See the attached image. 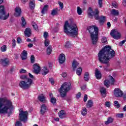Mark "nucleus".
I'll list each match as a JSON object with an SVG mask.
<instances>
[{
  "mask_svg": "<svg viewBox=\"0 0 126 126\" xmlns=\"http://www.w3.org/2000/svg\"><path fill=\"white\" fill-rule=\"evenodd\" d=\"M116 53L110 46L106 45L101 50H100L98 54V61L101 63H104L107 66H110V61L111 59L114 58Z\"/></svg>",
  "mask_w": 126,
  "mask_h": 126,
  "instance_id": "nucleus-1",
  "label": "nucleus"
},
{
  "mask_svg": "<svg viewBox=\"0 0 126 126\" xmlns=\"http://www.w3.org/2000/svg\"><path fill=\"white\" fill-rule=\"evenodd\" d=\"M13 109L12 102L6 98H0V114H7Z\"/></svg>",
  "mask_w": 126,
  "mask_h": 126,
  "instance_id": "nucleus-2",
  "label": "nucleus"
},
{
  "mask_svg": "<svg viewBox=\"0 0 126 126\" xmlns=\"http://www.w3.org/2000/svg\"><path fill=\"white\" fill-rule=\"evenodd\" d=\"M77 26L75 24H69L68 21H66L64 25V32L68 36L75 37L77 35Z\"/></svg>",
  "mask_w": 126,
  "mask_h": 126,
  "instance_id": "nucleus-3",
  "label": "nucleus"
},
{
  "mask_svg": "<svg viewBox=\"0 0 126 126\" xmlns=\"http://www.w3.org/2000/svg\"><path fill=\"white\" fill-rule=\"evenodd\" d=\"M88 30L91 34V38L93 45H96L98 41V33L99 29L95 26H91L88 28Z\"/></svg>",
  "mask_w": 126,
  "mask_h": 126,
  "instance_id": "nucleus-4",
  "label": "nucleus"
},
{
  "mask_svg": "<svg viewBox=\"0 0 126 126\" xmlns=\"http://www.w3.org/2000/svg\"><path fill=\"white\" fill-rule=\"evenodd\" d=\"M88 15L90 18L94 16L95 19L99 20L100 23H104L106 20V17L105 16H101L99 17V11L98 9H95L94 11H93L92 8L90 7L88 10Z\"/></svg>",
  "mask_w": 126,
  "mask_h": 126,
  "instance_id": "nucleus-5",
  "label": "nucleus"
},
{
  "mask_svg": "<svg viewBox=\"0 0 126 126\" xmlns=\"http://www.w3.org/2000/svg\"><path fill=\"white\" fill-rule=\"evenodd\" d=\"M70 86H71V84L70 82H65L63 83L60 90L61 97H65L66 93L70 90Z\"/></svg>",
  "mask_w": 126,
  "mask_h": 126,
  "instance_id": "nucleus-6",
  "label": "nucleus"
},
{
  "mask_svg": "<svg viewBox=\"0 0 126 126\" xmlns=\"http://www.w3.org/2000/svg\"><path fill=\"white\" fill-rule=\"evenodd\" d=\"M33 84V80L32 79H27V80H22L19 82V86L22 89L26 90L29 89L31 87V85Z\"/></svg>",
  "mask_w": 126,
  "mask_h": 126,
  "instance_id": "nucleus-7",
  "label": "nucleus"
},
{
  "mask_svg": "<svg viewBox=\"0 0 126 126\" xmlns=\"http://www.w3.org/2000/svg\"><path fill=\"white\" fill-rule=\"evenodd\" d=\"M20 113L19 114V118L20 121L25 123L26 121H27L28 117V112L27 111H24L22 110V109H20L19 110Z\"/></svg>",
  "mask_w": 126,
  "mask_h": 126,
  "instance_id": "nucleus-8",
  "label": "nucleus"
},
{
  "mask_svg": "<svg viewBox=\"0 0 126 126\" xmlns=\"http://www.w3.org/2000/svg\"><path fill=\"white\" fill-rule=\"evenodd\" d=\"M9 14L5 12L4 7L2 5L0 6V19L5 20L8 18Z\"/></svg>",
  "mask_w": 126,
  "mask_h": 126,
  "instance_id": "nucleus-9",
  "label": "nucleus"
},
{
  "mask_svg": "<svg viewBox=\"0 0 126 126\" xmlns=\"http://www.w3.org/2000/svg\"><path fill=\"white\" fill-rule=\"evenodd\" d=\"M110 35L115 39V40H119L121 38V33L117 29L112 30L110 32Z\"/></svg>",
  "mask_w": 126,
  "mask_h": 126,
  "instance_id": "nucleus-10",
  "label": "nucleus"
},
{
  "mask_svg": "<svg viewBox=\"0 0 126 126\" xmlns=\"http://www.w3.org/2000/svg\"><path fill=\"white\" fill-rule=\"evenodd\" d=\"M115 79H114V78H113V77L110 76V80H105L104 83V84L105 86H106V87H107V88H108V87H110V84H111L112 85H113V84H114V83H115Z\"/></svg>",
  "mask_w": 126,
  "mask_h": 126,
  "instance_id": "nucleus-11",
  "label": "nucleus"
},
{
  "mask_svg": "<svg viewBox=\"0 0 126 126\" xmlns=\"http://www.w3.org/2000/svg\"><path fill=\"white\" fill-rule=\"evenodd\" d=\"M114 94L116 97H122L123 96V91L120 89H116L114 90Z\"/></svg>",
  "mask_w": 126,
  "mask_h": 126,
  "instance_id": "nucleus-12",
  "label": "nucleus"
},
{
  "mask_svg": "<svg viewBox=\"0 0 126 126\" xmlns=\"http://www.w3.org/2000/svg\"><path fill=\"white\" fill-rule=\"evenodd\" d=\"M41 70V67L38 64L35 63L33 65V72L38 74Z\"/></svg>",
  "mask_w": 126,
  "mask_h": 126,
  "instance_id": "nucleus-13",
  "label": "nucleus"
},
{
  "mask_svg": "<svg viewBox=\"0 0 126 126\" xmlns=\"http://www.w3.org/2000/svg\"><path fill=\"white\" fill-rule=\"evenodd\" d=\"M50 70L47 66H44L43 67L41 70V73L42 75H47L49 73Z\"/></svg>",
  "mask_w": 126,
  "mask_h": 126,
  "instance_id": "nucleus-14",
  "label": "nucleus"
},
{
  "mask_svg": "<svg viewBox=\"0 0 126 126\" xmlns=\"http://www.w3.org/2000/svg\"><path fill=\"white\" fill-rule=\"evenodd\" d=\"M21 15V9L19 7H16L15 8V16L18 17Z\"/></svg>",
  "mask_w": 126,
  "mask_h": 126,
  "instance_id": "nucleus-15",
  "label": "nucleus"
},
{
  "mask_svg": "<svg viewBox=\"0 0 126 126\" xmlns=\"http://www.w3.org/2000/svg\"><path fill=\"white\" fill-rule=\"evenodd\" d=\"M59 61L60 63H63L65 61V56L63 54H61L59 56Z\"/></svg>",
  "mask_w": 126,
  "mask_h": 126,
  "instance_id": "nucleus-16",
  "label": "nucleus"
},
{
  "mask_svg": "<svg viewBox=\"0 0 126 126\" xmlns=\"http://www.w3.org/2000/svg\"><path fill=\"white\" fill-rule=\"evenodd\" d=\"M47 110H48V107H47V106H46L45 104H42L40 109V113L41 115H44V114L46 113V111H47Z\"/></svg>",
  "mask_w": 126,
  "mask_h": 126,
  "instance_id": "nucleus-17",
  "label": "nucleus"
},
{
  "mask_svg": "<svg viewBox=\"0 0 126 126\" xmlns=\"http://www.w3.org/2000/svg\"><path fill=\"white\" fill-rule=\"evenodd\" d=\"M100 92L103 97H106L107 96V91L106 90V88L101 87L100 89Z\"/></svg>",
  "mask_w": 126,
  "mask_h": 126,
  "instance_id": "nucleus-18",
  "label": "nucleus"
},
{
  "mask_svg": "<svg viewBox=\"0 0 126 126\" xmlns=\"http://www.w3.org/2000/svg\"><path fill=\"white\" fill-rule=\"evenodd\" d=\"M78 64H79V63L75 60H74L72 63V69L74 71H75L76 70V68L77 66H78Z\"/></svg>",
  "mask_w": 126,
  "mask_h": 126,
  "instance_id": "nucleus-19",
  "label": "nucleus"
},
{
  "mask_svg": "<svg viewBox=\"0 0 126 126\" xmlns=\"http://www.w3.org/2000/svg\"><path fill=\"white\" fill-rule=\"evenodd\" d=\"M95 75L97 79H100L101 77H102V74H101V72H100V71H99L97 68L95 70Z\"/></svg>",
  "mask_w": 126,
  "mask_h": 126,
  "instance_id": "nucleus-20",
  "label": "nucleus"
},
{
  "mask_svg": "<svg viewBox=\"0 0 126 126\" xmlns=\"http://www.w3.org/2000/svg\"><path fill=\"white\" fill-rule=\"evenodd\" d=\"M38 100H39L40 102H43V103H45V102H46V96H45L44 94H41L38 95Z\"/></svg>",
  "mask_w": 126,
  "mask_h": 126,
  "instance_id": "nucleus-21",
  "label": "nucleus"
},
{
  "mask_svg": "<svg viewBox=\"0 0 126 126\" xmlns=\"http://www.w3.org/2000/svg\"><path fill=\"white\" fill-rule=\"evenodd\" d=\"M24 33L26 37H30L31 36V29L27 28Z\"/></svg>",
  "mask_w": 126,
  "mask_h": 126,
  "instance_id": "nucleus-22",
  "label": "nucleus"
},
{
  "mask_svg": "<svg viewBox=\"0 0 126 126\" xmlns=\"http://www.w3.org/2000/svg\"><path fill=\"white\" fill-rule=\"evenodd\" d=\"M2 63L4 66H6V65H8L9 63V60L7 58L1 60Z\"/></svg>",
  "mask_w": 126,
  "mask_h": 126,
  "instance_id": "nucleus-23",
  "label": "nucleus"
},
{
  "mask_svg": "<svg viewBox=\"0 0 126 126\" xmlns=\"http://www.w3.org/2000/svg\"><path fill=\"white\" fill-rule=\"evenodd\" d=\"M59 116L61 119H63V118H65V112L63 110H61L59 113Z\"/></svg>",
  "mask_w": 126,
  "mask_h": 126,
  "instance_id": "nucleus-24",
  "label": "nucleus"
},
{
  "mask_svg": "<svg viewBox=\"0 0 126 126\" xmlns=\"http://www.w3.org/2000/svg\"><path fill=\"white\" fill-rule=\"evenodd\" d=\"M30 7L31 9L35 8V0H31L30 1Z\"/></svg>",
  "mask_w": 126,
  "mask_h": 126,
  "instance_id": "nucleus-25",
  "label": "nucleus"
},
{
  "mask_svg": "<svg viewBox=\"0 0 126 126\" xmlns=\"http://www.w3.org/2000/svg\"><path fill=\"white\" fill-rule=\"evenodd\" d=\"M114 122V118L110 117L108 118L107 121L105 122V124L106 125H109V124H112Z\"/></svg>",
  "mask_w": 126,
  "mask_h": 126,
  "instance_id": "nucleus-26",
  "label": "nucleus"
},
{
  "mask_svg": "<svg viewBox=\"0 0 126 126\" xmlns=\"http://www.w3.org/2000/svg\"><path fill=\"white\" fill-rule=\"evenodd\" d=\"M21 56L23 60H26V59H27V52L25 50H24Z\"/></svg>",
  "mask_w": 126,
  "mask_h": 126,
  "instance_id": "nucleus-27",
  "label": "nucleus"
},
{
  "mask_svg": "<svg viewBox=\"0 0 126 126\" xmlns=\"http://www.w3.org/2000/svg\"><path fill=\"white\" fill-rule=\"evenodd\" d=\"M49 8V5H44L43 9L41 11V13L42 14H45L47 11H48V8Z\"/></svg>",
  "mask_w": 126,
  "mask_h": 126,
  "instance_id": "nucleus-28",
  "label": "nucleus"
},
{
  "mask_svg": "<svg viewBox=\"0 0 126 126\" xmlns=\"http://www.w3.org/2000/svg\"><path fill=\"white\" fill-rule=\"evenodd\" d=\"M111 13L113 14V15L117 16V15H119L120 13L119 12V10L113 9L111 10Z\"/></svg>",
  "mask_w": 126,
  "mask_h": 126,
  "instance_id": "nucleus-29",
  "label": "nucleus"
},
{
  "mask_svg": "<svg viewBox=\"0 0 126 126\" xmlns=\"http://www.w3.org/2000/svg\"><path fill=\"white\" fill-rule=\"evenodd\" d=\"M52 51H53V48H52V46L50 45L47 49V55H51V54H52Z\"/></svg>",
  "mask_w": 126,
  "mask_h": 126,
  "instance_id": "nucleus-30",
  "label": "nucleus"
},
{
  "mask_svg": "<svg viewBox=\"0 0 126 126\" xmlns=\"http://www.w3.org/2000/svg\"><path fill=\"white\" fill-rule=\"evenodd\" d=\"M93 106V101L92 100H89L87 104V108H91Z\"/></svg>",
  "mask_w": 126,
  "mask_h": 126,
  "instance_id": "nucleus-31",
  "label": "nucleus"
},
{
  "mask_svg": "<svg viewBox=\"0 0 126 126\" xmlns=\"http://www.w3.org/2000/svg\"><path fill=\"white\" fill-rule=\"evenodd\" d=\"M84 78L85 81H88L89 80V73L86 72L84 74Z\"/></svg>",
  "mask_w": 126,
  "mask_h": 126,
  "instance_id": "nucleus-32",
  "label": "nucleus"
},
{
  "mask_svg": "<svg viewBox=\"0 0 126 126\" xmlns=\"http://www.w3.org/2000/svg\"><path fill=\"white\" fill-rule=\"evenodd\" d=\"M81 72H82V68H81V67H79L76 70V74H77V75L80 76L81 75Z\"/></svg>",
  "mask_w": 126,
  "mask_h": 126,
  "instance_id": "nucleus-33",
  "label": "nucleus"
},
{
  "mask_svg": "<svg viewBox=\"0 0 126 126\" xmlns=\"http://www.w3.org/2000/svg\"><path fill=\"white\" fill-rule=\"evenodd\" d=\"M101 42L104 45H107V44H108V40L105 37H102Z\"/></svg>",
  "mask_w": 126,
  "mask_h": 126,
  "instance_id": "nucleus-34",
  "label": "nucleus"
},
{
  "mask_svg": "<svg viewBox=\"0 0 126 126\" xmlns=\"http://www.w3.org/2000/svg\"><path fill=\"white\" fill-rule=\"evenodd\" d=\"M81 114L82 116H86L87 114V109L86 108H83L81 111Z\"/></svg>",
  "mask_w": 126,
  "mask_h": 126,
  "instance_id": "nucleus-35",
  "label": "nucleus"
},
{
  "mask_svg": "<svg viewBox=\"0 0 126 126\" xmlns=\"http://www.w3.org/2000/svg\"><path fill=\"white\" fill-rule=\"evenodd\" d=\"M21 20L22 21V27H25V26L26 25V22L25 21V19H24V17H22Z\"/></svg>",
  "mask_w": 126,
  "mask_h": 126,
  "instance_id": "nucleus-36",
  "label": "nucleus"
},
{
  "mask_svg": "<svg viewBox=\"0 0 126 126\" xmlns=\"http://www.w3.org/2000/svg\"><path fill=\"white\" fill-rule=\"evenodd\" d=\"M77 11L78 15H81L82 14V10H81L80 7H77Z\"/></svg>",
  "mask_w": 126,
  "mask_h": 126,
  "instance_id": "nucleus-37",
  "label": "nucleus"
},
{
  "mask_svg": "<svg viewBox=\"0 0 126 126\" xmlns=\"http://www.w3.org/2000/svg\"><path fill=\"white\" fill-rule=\"evenodd\" d=\"M44 45L45 47H48L50 45V40L49 39H46L44 40Z\"/></svg>",
  "mask_w": 126,
  "mask_h": 126,
  "instance_id": "nucleus-38",
  "label": "nucleus"
},
{
  "mask_svg": "<svg viewBox=\"0 0 126 126\" xmlns=\"http://www.w3.org/2000/svg\"><path fill=\"white\" fill-rule=\"evenodd\" d=\"M112 6L114 7V8H118V6H119V4L116 1H113L112 3Z\"/></svg>",
  "mask_w": 126,
  "mask_h": 126,
  "instance_id": "nucleus-39",
  "label": "nucleus"
},
{
  "mask_svg": "<svg viewBox=\"0 0 126 126\" xmlns=\"http://www.w3.org/2000/svg\"><path fill=\"white\" fill-rule=\"evenodd\" d=\"M124 113H117L116 114V118H119L120 119H122L124 118Z\"/></svg>",
  "mask_w": 126,
  "mask_h": 126,
  "instance_id": "nucleus-40",
  "label": "nucleus"
},
{
  "mask_svg": "<svg viewBox=\"0 0 126 126\" xmlns=\"http://www.w3.org/2000/svg\"><path fill=\"white\" fill-rule=\"evenodd\" d=\"M114 106L115 107L117 108V109H119L120 108V104L119 103V101L116 100L114 101Z\"/></svg>",
  "mask_w": 126,
  "mask_h": 126,
  "instance_id": "nucleus-41",
  "label": "nucleus"
},
{
  "mask_svg": "<svg viewBox=\"0 0 126 126\" xmlns=\"http://www.w3.org/2000/svg\"><path fill=\"white\" fill-rule=\"evenodd\" d=\"M57 14H58V10L57 9L52 10L51 12V15H52L53 16H55V15H57Z\"/></svg>",
  "mask_w": 126,
  "mask_h": 126,
  "instance_id": "nucleus-42",
  "label": "nucleus"
},
{
  "mask_svg": "<svg viewBox=\"0 0 126 126\" xmlns=\"http://www.w3.org/2000/svg\"><path fill=\"white\" fill-rule=\"evenodd\" d=\"M65 48H70L71 47V44L69 41H67L64 45Z\"/></svg>",
  "mask_w": 126,
  "mask_h": 126,
  "instance_id": "nucleus-43",
  "label": "nucleus"
},
{
  "mask_svg": "<svg viewBox=\"0 0 126 126\" xmlns=\"http://www.w3.org/2000/svg\"><path fill=\"white\" fill-rule=\"evenodd\" d=\"M20 78L23 80H27V79H30V78L27 77L26 75H22L20 76Z\"/></svg>",
  "mask_w": 126,
  "mask_h": 126,
  "instance_id": "nucleus-44",
  "label": "nucleus"
},
{
  "mask_svg": "<svg viewBox=\"0 0 126 126\" xmlns=\"http://www.w3.org/2000/svg\"><path fill=\"white\" fill-rule=\"evenodd\" d=\"M56 102H57V99L55 97H51V102L52 104H56Z\"/></svg>",
  "mask_w": 126,
  "mask_h": 126,
  "instance_id": "nucleus-45",
  "label": "nucleus"
},
{
  "mask_svg": "<svg viewBox=\"0 0 126 126\" xmlns=\"http://www.w3.org/2000/svg\"><path fill=\"white\" fill-rule=\"evenodd\" d=\"M1 52H5L6 51V46L3 45L0 48Z\"/></svg>",
  "mask_w": 126,
  "mask_h": 126,
  "instance_id": "nucleus-46",
  "label": "nucleus"
},
{
  "mask_svg": "<svg viewBox=\"0 0 126 126\" xmlns=\"http://www.w3.org/2000/svg\"><path fill=\"white\" fill-rule=\"evenodd\" d=\"M43 37L45 39H48L47 38L49 37V34L48 33V32H44L43 34Z\"/></svg>",
  "mask_w": 126,
  "mask_h": 126,
  "instance_id": "nucleus-47",
  "label": "nucleus"
},
{
  "mask_svg": "<svg viewBox=\"0 0 126 126\" xmlns=\"http://www.w3.org/2000/svg\"><path fill=\"white\" fill-rule=\"evenodd\" d=\"M32 27L34 28L36 31H39V29H38V26L36 24H34L32 25Z\"/></svg>",
  "mask_w": 126,
  "mask_h": 126,
  "instance_id": "nucleus-48",
  "label": "nucleus"
},
{
  "mask_svg": "<svg viewBox=\"0 0 126 126\" xmlns=\"http://www.w3.org/2000/svg\"><path fill=\"white\" fill-rule=\"evenodd\" d=\"M15 126H22V124L21 121H17L15 124Z\"/></svg>",
  "mask_w": 126,
  "mask_h": 126,
  "instance_id": "nucleus-49",
  "label": "nucleus"
},
{
  "mask_svg": "<svg viewBox=\"0 0 126 126\" xmlns=\"http://www.w3.org/2000/svg\"><path fill=\"white\" fill-rule=\"evenodd\" d=\"M31 61L32 63H33L34 62H35V57H34V56L32 55L31 57Z\"/></svg>",
  "mask_w": 126,
  "mask_h": 126,
  "instance_id": "nucleus-50",
  "label": "nucleus"
},
{
  "mask_svg": "<svg viewBox=\"0 0 126 126\" xmlns=\"http://www.w3.org/2000/svg\"><path fill=\"white\" fill-rule=\"evenodd\" d=\"M98 4L99 7H102V4H103V0H98Z\"/></svg>",
  "mask_w": 126,
  "mask_h": 126,
  "instance_id": "nucleus-51",
  "label": "nucleus"
},
{
  "mask_svg": "<svg viewBox=\"0 0 126 126\" xmlns=\"http://www.w3.org/2000/svg\"><path fill=\"white\" fill-rule=\"evenodd\" d=\"M15 39H13L12 40V46L13 48H15V46H16V43L15 42Z\"/></svg>",
  "mask_w": 126,
  "mask_h": 126,
  "instance_id": "nucleus-52",
  "label": "nucleus"
},
{
  "mask_svg": "<svg viewBox=\"0 0 126 126\" xmlns=\"http://www.w3.org/2000/svg\"><path fill=\"white\" fill-rule=\"evenodd\" d=\"M49 81L51 82V84L52 85H54L55 84V81L53 78H51L49 79Z\"/></svg>",
  "mask_w": 126,
  "mask_h": 126,
  "instance_id": "nucleus-53",
  "label": "nucleus"
},
{
  "mask_svg": "<svg viewBox=\"0 0 126 126\" xmlns=\"http://www.w3.org/2000/svg\"><path fill=\"white\" fill-rule=\"evenodd\" d=\"M105 106L106 107H108V108H110V106H111V102L110 101H107L105 102Z\"/></svg>",
  "mask_w": 126,
  "mask_h": 126,
  "instance_id": "nucleus-54",
  "label": "nucleus"
},
{
  "mask_svg": "<svg viewBox=\"0 0 126 126\" xmlns=\"http://www.w3.org/2000/svg\"><path fill=\"white\" fill-rule=\"evenodd\" d=\"M21 42H22V40L21 39V38H20V37H18L17 39V43L20 44L21 43Z\"/></svg>",
  "mask_w": 126,
  "mask_h": 126,
  "instance_id": "nucleus-55",
  "label": "nucleus"
},
{
  "mask_svg": "<svg viewBox=\"0 0 126 126\" xmlns=\"http://www.w3.org/2000/svg\"><path fill=\"white\" fill-rule=\"evenodd\" d=\"M59 4L61 8V9L63 8V2H59Z\"/></svg>",
  "mask_w": 126,
  "mask_h": 126,
  "instance_id": "nucleus-56",
  "label": "nucleus"
},
{
  "mask_svg": "<svg viewBox=\"0 0 126 126\" xmlns=\"http://www.w3.org/2000/svg\"><path fill=\"white\" fill-rule=\"evenodd\" d=\"M26 73V70L24 69H21L20 70V73Z\"/></svg>",
  "mask_w": 126,
  "mask_h": 126,
  "instance_id": "nucleus-57",
  "label": "nucleus"
},
{
  "mask_svg": "<svg viewBox=\"0 0 126 126\" xmlns=\"http://www.w3.org/2000/svg\"><path fill=\"white\" fill-rule=\"evenodd\" d=\"M87 99H88V97H87V94H85L84 97V102H86V101H87Z\"/></svg>",
  "mask_w": 126,
  "mask_h": 126,
  "instance_id": "nucleus-58",
  "label": "nucleus"
},
{
  "mask_svg": "<svg viewBox=\"0 0 126 126\" xmlns=\"http://www.w3.org/2000/svg\"><path fill=\"white\" fill-rule=\"evenodd\" d=\"M81 96V94L80 93H78V94L76 95V98L78 99L79 98H80Z\"/></svg>",
  "mask_w": 126,
  "mask_h": 126,
  "instance_id": "nucleus-59",
  "label": "nucleus"
},
{
  "mask_svg": "<svg viewBox=\"0 0 126 126\" xmlns=\"http://www.w3.org/2000/svg\"><path fill=\"white\" fill-rule=\"evenodd\" d=\"M125 43H126V40H123L120 43V46H123V45H124V44Z\"/></svg>",
  "mask_w": 126,
  "mask_h": 126,
  "instance_id": "nucleus-60",
  "label": "nucleus"
},
{
  "mask_svg": "<svg viewBox=\"0 0 126 126\" xmlns=\"http://www.w3.org/2000/svg\"><path fill=\"white\" fill-rule=\"evenodd\" d=\"M123 4L124 6H126V0H123Z\"/></svg>",
  "mask_w": 126,
  "mask_h": 126,
  "instance_id": "nucleus-61",
  "label": "nucleus"
},
{
  "mask_svg": "<svg viewBox=\"0 0 126 126\" xmlns=\"http://www.w3.org/2000/svg\"><path fill=\"white\" fill-rule=\"evenodd\" d=\"M29 76H30L31 78H34V76H33V75L31 74L30 73H29Z\"/></svg>",
  "mask_w": 126,
  "mask_h": 126,
  "instance_id": "nucleus-62",
  "label": "nucleus"
},
{
  "mask_svg": "<svg viewBox=\"0 0 126 126\" xmlns=\"http://www.w3.org/2000/svg\"><path fill=\"white\" fill-rule=\"evenodd\" d=\"M28 46L29 48H32V47H33V44L30 43L28 44Z\"/></svg>",
  "mask_w": 126,
  "mask_h": 126,
  "instance_id": "nucleus-63",
  "label": "nucleus"
},
{
  "mask_svg": "<svg viewBox=\"0 0 126 126\" xmlns=\"http://www.w3.org/2000/svg\"><path fill=\"white\" fill-rule=\"evenodd\" d=\"M62 76H63V77H65V76H66V73H64V72L63 73H62Z\"/></svg>",
  "mask_w": 126,
  "mask_h": 126,
  "instance_id": "nucleus-64",
  "label": "nucleus"
}]
</instances>
